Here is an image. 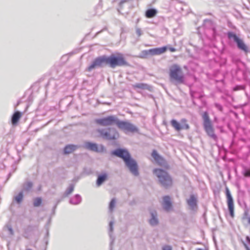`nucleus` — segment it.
Returning <instances> with one entry per match:
<instances>
[{"mask_svg":"<svg viewBox=\"0 0 250 250\" xmlns=\"http://www.w3.org/2000/svg\"><path fill=\"white\" fill-rule=\"evenodd\" d=\"M101 31H100V32H97V34H99V33H100Z\"/></svg>","mask_w":250,"mask_h":250,"instance_id":"51","label":"nucleus"},{"mask_svg":"<svg viewBox=\"0 0 250 250\" xmlns=\"http://www.w3.org/2000/svg\"><path fill=\"white\" fill-rule=\"evenodd\" d=\"M167 50V46L144 50L141 52L139 57L141 58H147L150 56L161 55L165 53Z\"/></svg>","mask_w":250,"mask_h":250,"instance_id":"9","label":"nucleus"},{"mask_svg":"<svg viewBox=\"0 0 250 250\" xmlns=\"http://www.w3.org/2000/svg\"><path fill=\"white\" fill-rule=\"evenodd\" d=\"M99 137L106 141H115L120 136L116 128L113 127L98 128L97 129Z\"/></svg>","mask_w":250,"mask_h":250,"instance_id":"6","label":"nucleus"},{"mask_svg":"<svg viewBox=\"0 0 250 250\" xmlns=\"http://www.w3.org/2000/svg\"><path fill=\"white\" fill-rule=\"evenodd\" d=\"M126 1V0H121L120 3H119V5L120 6H122L124 3H125V2Z\"/></svg>","mask_w":250,"mask_h":250,"instance_id":"39","label":"nucleus"},{"mask_svg":"<svg viewBox=\"0 0 250 250\" xmlns=\"http://www.w3.org/2000/svg\"><path fill=\"white\" fill-rule=\"evenodd\" d=\"M246 86L244 85H237L233 88L234 91H237L240 90H245Z\"/></svg>","mask_w":250,"mask_h":250,"instance_id":"32","label":"nucleus"},{"mask_svg":"<svg viewBox=\"0 0 250 250\" xmlns=\"http://www.w3.org/2000/svg\"><path fill=\"white\" fill-rule=\"evenodd\" d=\"M47 244H48V241H46V245H47Z\"/></svg>","mask_w":250,"mask_h":250,"instance_id":"50","label":"nucleus"},{"mask_svg":"<svg viewBox=\"0 0 250 250\" xmlns=\"http://www.w3.org/2000/svg\"><path fill=\"white\" fill-rule=\"evenodd\" d=\"M169 79L175 85L183 84L185 82V77L181 67L177 64L172 65L169 69Z\"/></svg>","mask_w":250,"mask_h":250,"instance_id":"5","label":"nucleus"},{"mask_svg":"<svg viewBox=\"0 0 250 250\" xmlns=\"http://www.w3.org/2000/svg\"><path fill=\"white\" fill-rule=\"evenodd\" d=\"M82 201V197L80 195L77 194L69 200V203L71 204L77 205L79 204Z\"/></svg>","mask_w":250,"mask_h":250,"instance_id":"21","label":"nucleus"},{"mask_svg":"<svg viewBox=\"0 0 250 250\" xmlns=\"http://www.w3.org/2000/svg\"><path fill=\"white\" fill-rule=\"evenodd\" d=\"M21 116V113L19 111H15L12 116L11 123L13 125H16Z\"/></svg>","mask_w":250,"mask_h":250,"instance_id":"19","label":"nucleus"},{"mask_svg":"<svg viewBox=\"0 0 250 250\" xmlns=\"http://www.w3.org/2000/svg\"><path fill=\"white\" fill-rule=\"evenodd\" d=\"M111 155L122 158L125 166L133 175L137 176L139 175L137 163L131 157L127 149L118 148L111 151Z\"/></svg>","mask_w":250,"mask_h":250,"instance_id":"3","label":"nucleus"},{"mask_svg":"<svg viewBox=\"0 0 250 250\" xmlns=\"http://www.w3.org/2000/svg\"><path fill=\"white\" fill-rule=\"evenodd\" d=\"M33 186V183L31 181L25 182L22 185V192H28L31 191Z\"/></svg>","mask_w":250,"mask_h":250,"instance_id":"22","label":"nucleus"},{"mask_svg":"<svg viewBox=\"0 0 250 250\" xmlns=\"http://www.w3.org/2000/svg\"><path fill=\"white\" fill-rule=\"evenodd\" d=\"M61 201V199H59L58 200L56 204H57V205H58V204Z\"/></svg>","mask_w":250,"mask_h":250,"instance_id":"46","label":"nucleus"},{"mask_svg":"<svg viewBox=\"0 0 250 250\" xmlns=\"http://www.w3.org/2000/svg\"><path fill=\"white\" fill-rule=\"evenodd\" d=\"M151 218L149 220V223L152 227L156 226L159 224L157 212L155 211L150 212Z\"/></svg>","mask_w":250,"mask_h":250,"instance_id":"16","label":"nucleus"},{"mask_svg":"<svg viewBox=\"0 0 250 250\" xmlns=\"http://www.w3.org/2000/svg\"><path fill=\"white\" fill-rule=\"evenodd\" d=\"M190 94L193 100L194 99H201L203 97L201 94L192 90L190 91Z\"/></svg>","mask_w":250,"mask_h":250,"instance_id":"28","label":"nucleus"},{"mask_svg":"<svg viewBox=\"0 0 250 250\" xmlns=\"http://www.w3.org/2000/svg\"><path fill=\"white\" fill-rule=\"evenodd\" d=\"M198 200L197 197L194 194H191L189 198L187 200V203L189 208L192 211H196L198 208Z\"/></svg>","mask_w":250,"mask_h":250,"instance_id":"12","label":"nucleus"},{"mask_svg":"<svg viewBox=\"0 0 250 250\" xmlns=\"http://www.w3.org/2000/svg\"><path fill=\"white\" fill-rule=\"evenodd\" d=\"M113 222L112 221H110L109 222V236H110V250H112V245L114 242V241L115 240V238L112 236V234L111 233V232L113 231Z\"/></svg>","mask_w":250,"mask_h":250,"instance_id":"24","label":"nucleus"},{"mask_svg":"<svg viewBox=\"0 0 250 250\" xmlns=\"http://www.w3.org/2000/svg\"><path fill=\"white\" fill-rule=\"evenodd\" d=\"M162 206L163 208L167 211H168L172 208V203L170 198L169 196H165L163 198Z\"/></svg>","mask_w":250,"mask_h":250,"instance_id":"14","label":"nucleus"},{"mask_svg":"<svg viewBox=\"0 0 250 250\" xmlns=\"http://www.w3.org/2000/svg\"><path fill=\"white\" fill-rule=\"evenodd\" d=\"M225 190L228 209L229 211L230 216L233 218L234 216L233 199L231 196L230 192L227 187H226Z\"/></svg>","mask_w":250,"mask_h":250,"instance_id":"10","label":"nucleus"},{"mask_svg":"<svg viewBox=\"0 0 250 250\" xmlns=\"http://www.w3.org/2000/svg\"><path fill=\"white\" fill-rule=\"evenodd\" d=\"M203 120V126L207 134L215 141L217 140V137L214 133V130L212 126L211 121L208 116V112L205 111L202 115Z\"/></svg>","mask_w":250,"mask_h":250,"instance_id":"7","label":"nucleus"},{"mask_svg":"<svg viewBox=\"0 0 250 250\" xmlns=\"http://www.w3.org/2000/svg\"><path fill=\"white\" fill-rule=\"evenodd\" d=\"M172 126L177 131L181 130L180 123H179L175 119H172L170 121Z\"/></svg>","mask_w":250,"mask_h":250,"instance_id":"25","label":"nucleus"},{"mask_svg":"<svg viewBox=\"0 0 250 250\" xmlns=\"http://www.w3.org/2000/svg\"><path fill=\"white\" fill-rule=\"evenodd\" d=\"M95 122L97 124L103 126L115 125L119 129L125 132L138 133L139 132V129L136 125L128 121H121L115 115L97 119L95 120Z\"/></svg>","mask_w":250,"mask_h":250,"instance_id":"2","label":"nucleus"},{"mask_svg":"<svg viewBox=\"0 0 250 250\" xmlns=\"http://www.w3.org/2000/svg\"><path fill=\"white\" fill-rule=\"evenodd\" d=\"M48 235H49V232H48V231H47L46 232V236L48 237Z\"/></svg>","mask_w":250,"mask_h":250,"instance_id":"48","label":"nucleus"},{"mask_svg":"<svg viewBox=\"0 0 250 250\" xmlns=\"http://www.w3.org/2000/svg\"><path fill=\"white\" fill-rule=\"evenodd\" d=\"M204 25L206 28L210 29L212 31V37L215 38L217 35L216 25L211 20L205 19L204 20Z\"/></svg>","mask_w":250,"mask_h":250,"instance_id":"13","label":"nucleus"},{"mask_svg":"<svg viewBox=\"0 0 250 250\" xmlns=\"http://www.w3.org/2000/svg\"><path fill=\"white\" fill-rule=\"evenodd\" d=\"M134 88H138L142 90H148L151 91L152 87L149 85L144 83H136L133 85Z\"/></svg>","mask_w":250,"mask_h":250,"instance_id":"18","label":"nucleus"},{"mask_svg":"<svg viewBox=\"0 0 250 250\" xmlns=\"http://www.w3.org/2000/svg\"><path fill=\"white\" fill-rule=\"evenodd\" d=\"M57 207V204H56L55 205V206H54V207L53 208L52 213H53V214H55V209H56Z\"/></svg>","mask_w":250,"mask_h":250,"instance_id":"38","label":"nucleus"},{"mask_svg":"<svg viewBox=\"0 0 250 250\" xmlns=\"http://www.w3.org/2000/svg\"><path fill=\"white\" fill-rule=\"evenodd\" d=\"M152 157L154 158V159L156 161L158 159H161V155L159 154L157 151L156 150H153L151 153Z\"/></svg>","mask_w":250,"mask_h":250,"instance_id":"31","label":"nucleus"},{"mask_svg":"<svg viewBox=\"0 0 250 250\" xmlns=\"http://www.w3.org/2000/svg\"><path fill=\"white\" fill-rule=\"evenodd\" d=\"M248 223L250 224V217H248Z\"/></svg>","mask_w":250,"mask_h":250,"instance_id":"47","label":"nucleus"},{"mask_svg":"<svg viewBox=\"0 0 250 250\" xmlns=\"http://www.w3.org/2000/svg\"><path fill=\"white\" fill-rule=\"evenodd\" d=\"M31 250V249H28V250Z\"/></svg>","mask_w":250,"mask_h":250,"instance_id":"52","label":"nucleus"},{"mask_svg":"<svg viewBox=\"0 0 250 250\" xmlns=\"http://www.w3.org/2000/svg\"><path fill=\"white\" fill-rule=\"evenodd\" d=\"M23 198L22 191H20L17 195L14 197V199L18 204H20Z\"/></svg>","mask_w":250,"mask_h":250,"instance_id":"26","label":"nucleus"},{"mask_svg":"<svg viewBox=\"0 0 250 250\" xmlns=\"http://www.w3.org/2000/svg\"><path fill=\"white\" fill-rule=\"evenodd\" d=\"M153 174L157 177L159 184L166 189L172 186L173 179L170 174L162 168H154Z\"/></svg>","mask_w":250,"mask_h":250,"instance_id":"4","label":"nucleus"},{"mask_svg":"<svg viewBox=\"0 0 250 250\" xmlns=\"http://www.w3.org/2000/svg\"><path fill=\"white\" fill-rule=\"evenodd\" d=\"M227 36L229 40H233L239 50L243 51L246 54L249 52V47L245 43L243 40L240 39L235 33L229 31L227 33Z\"/></svg>","mask_w":250,"mask_h":250,"instance_id":"8","label":"nucleus"},{"mask_svg":"<svg viewBox=\"0 0 250 250\" xmlns=\"http://www.w3.org/2000/svg\"><path fill=\"white\" fill-rule=\"evenodd\" d=\"M136 34H137V35L140 37V36L142 35V30L140 28H137L136 30Z\"/></svg>","mask_w":250,"mask_h":250,"instance_id":"34","label":"nucleus"},{"mask_svg":"<svg viewBox=\"0 0 250 250\" xmlns=\"http://www.w3.org/2000/svg\"><path fill=\"white\" fill-rule=\"evenodd\" d=\"M156 162L160 166H164L165 164L166 163L165 160L162 156H161L160 159H158Z\"/></svg>","mask_w":250,"mask_h":250,"instance_id":"33","label":"nucleus"},{"mask_svg":"<svg viewBox=\"0 0 250 250\" xmlns=\"http://www.w3.org/2000/svg\"><path fill=\"white\" fill-rule=\"evenodd\" d=\"M187 120L185 119H182L180 121L181 129H186L188 130L189 128L188 124L187 123Z\"/></svg>","mask_w":250,"mask_h":250,"instance_id":"27","label":"nucleus"},{"mask_svg":"<svg viewBox=\"0 0 250 250\" xmlns=\"http://www.w3.org/2000/svg\"><path fill=\"white\" fill-rule=\"evenodd\" d=\"M108 179V175L106 172H103L97 176L96 185L98 187H100Z\"/></svg>","mask_w":250,"mask_h":250,"instance_id":"15","label":"nucleus"},{"mask_svg":"<svg viewBox=\"0 0 250 250\" xmlns=\"http://www.w3.org/2000/svg\"><path fill=\"white\" fill-rule=\"evenodd\" d=\"M78 147L79 146L77 145H67L63 148V154H69L76 150Z\"/></svg>","mask_w":250,"mask_h":250,"instance_id":"17","label":"nucleus"},{"mask_svg":"<svg viewBox=\"0 0 250 250\" xmlns=\"http://www.w3.org/2000/svg\"><path fill=\"white\" fill-rule=\"evenodd\" d=\"M115 204H116V199L115 198H112L111 200L110 201L109 204V211L110 212H112L114 208L115 207Z\"/></svg>","mask_w":250,"mask_h":250,"instance_id":"30","label":"nucleus"},{"mask_svg":"<svg viewBox=\"0 0 250 250\" xmlns=\"http://www.w3.org/2000/svg\"><path fill=\"white\" fill-rule=\"evenodd\" d=\"M42 202V199L41 197H37L33 200V206L35 207H39Z\"/></svg>","mask_w":250,"mask_h":250,"instance_id":"29","label":"nucleus"},{"mask_svg":"<svg viewBox=\"0 0 250 250\" xmlns=\"http://www.w3.org/2000/svg\"><path fill=\"white\" fill-rule=\"evenodd\" d=\"M75 188L74 184H70L69 187L66 188L65 192L63 193V197H67L69 195L72 193L74 191Z\"/></svg>","mask_w":250,"mask_h":250,"instance_id":"23","label":"nucleus"},{"mask_svg":"<svg viewBox=\"0 0 250 250\" xmlns=\"http://www.w3.org/2000/svg\"><path fill=\"white\" fill-rule=\"evenodd\" d=\"M83 147L87 150L96 152H101L104 149V147L103 145H101L100 148H99L97 144L88 141L84 143Z\"/></svg>","mask_w":250,"mask_h":250,"instance_id":"11","label":"nucleus"},{"mask_svg":"<svg viewBox=\"0 0 250 250\" xmlns=\"http://www.w3.org/2000/svg\"><path fill=\"white\" fill-rule=\"evenodd\" d=\"M20 101H18V103H17V104H16V105H15V108H16L17 106L18 105H19V104H20Z\"/></svg>","mask_w":250,"mask_h":250,"instance_id":"45","label":"nucleus"},{"mask_svg":"<svg viewBox=\"0 0 250 250\" xmlns=\"http://www.w3.org/2000/svg\"><path fill=\"white\" fill-rule=\"evenodd\" d=\"M244 175L246 177H250V170L249 169H246L245 171Z\"/></svg>","mask_w":250,"mask_h":250,"instance_id":"35","label":"nucleus"},{"mask_svg":"<svg viewBox=\"0 0 250 250\" xmlns=\"http://www.w3.org/2000/svg\"><path fill=\"white\" fill-rule=\"evenodd\" d=\"M108 66L111 68H115L117 66H123L129 65L122 54L115 55L113 54L110 56L104 55L96 58L88 67L87 70L91 71L96 68H103Z\"/></svg>","mask_w":250,"mask_h":250,"instance_id":"1","label":"nucleus"},{"mask_svg":"<svg viewBox=\"0 0 250 250\" xmlns=\"http://www.w3.org/2000/svg\"><path fill=\"white\" fill-rule=\"evenodd\" d=\"M9 230L11 234H13V231L11 228H9Z\"/></svg>","mask_w":250,"mask_h":250,"instance_id":"43","label":"nucleus"},{"mask_svg":"<svg viewBox=\"0 0 250 250\" xmlns=\"http://www.w3.org/2000/svg\"><path fill=\"white\" fill-rule=\"evenodd\" d=\"M215 106L216 108H217L220 111H222L223 110V107L222 106L219 104H217V103H215Z\"/></svg>","mask_w":250,"mask_h":250,"instance_id":"36","label":"nucleus"},{"mask_svg":"<svg viewBox=\"0 0 250 250\" xmlns=\"http://www.w3.org/2000/svg\"><path fill=\"white\" fill-rule=\"evenodd\" d=\"M169 49L172 52H175L176 51V49L174 47H169Z\"/></svg>","mask_w":250,"mask_h":250,"instance_id":"40","label":"nucleus"},{"mask_svg":"<svg viewBox=\"0 0 250 250\" xmlns=\"http://www.w3.org/2000/svg\"><path fill=\"white\" fill-rule=\"evenodd\" d=\"M246 241L247 243H248L249 244H250V238L249 236H247L246 238Z\"/></svg>","mask_w":250,"mask_h":250,"instance_id":"41","label":"nucleus"},{"mask_svg":"<svg viewBox=\"0 0 250 250\" xmlns=\"http://www.w3.org/2000/svg\"><path fill=\"white\" fill-rule=\"evenodd\" d=\"M163 250H171V248L169 246H166L163 248Z\"/></svg>","mask_w":250,"mask_h":250,"instance_id":"37","label":"nucleus"},{"mask_svg":"<svg viewBox=\"0 0 250 250\" xmlns=\"http://www.w3.org/2000/svg\"><path fill=\"white\" fill-rule=\"evenodd\" d=\"M158 11L155 8H149L145 12V16L147 18H152L154 17L157 14Z\"/></svg>","mask_w":250,"mask_h":250,"instance_id":"20","label":"nucleus"},{"mask_svg":"<svg viewBox=\"0 0 250 250\" xmlns=\"http://www.w3.org/2000/svg\"><path fill=\"white\" fill-rule=\"evenodd\" d=\"M66 57V55H65V56H63L62 57V58L63 59V58H64V57Z\"/></svg>","mask_w":250,"mask_h":250,"instance_id":"49","label":"nucleus"},{"mask_svg":"<svg viewBox=\"0 0 250 250\" xmlns=\"http://www.w3.org/2000/svg\"><path fill=\"white\" fill-rule=\"evenodd\" d=\"M244 246H245V249H246V250H250V249L249 248V247L247 246V244H246L245 243H244Z\"/></svg>","mask_w":250,"mask_h":250,"instance_id":"42","label":"nucleus"},{"mask_svg":"<svg viewBox=\"0 0 250 250\" xmlns=\"http://www.w3.org/2000/svg\"><path fill=\"white\" fill-rule=\"evenodd\" d=\"M11 176V173H9L8 174L7 180H8L10 178Z\"/></svg>","mask_w":250,"mask_h":250,"instance_id":"44","label":"nucleus"}]
</instances>
